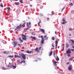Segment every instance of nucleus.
I'll use <instances>...</instances> for the list:
<instances>
[{
	"instance_id": "f257e3e1",
	"label": "nucleus",
	"mask_w": 74,
	"mask_h": 74,
	"mask_svg": "<svg viewBox=\"0 0 74 74\" xmlns=\"http://www.w3.org/2000/svg\"><path fill=\"white\" fill-rule=\"evenodd\" d=\"M22 39L23 40H26L27 38H26V36L24 35H22Z\"/></svg>"
},
{
	"instance_id": "f03ea898",
	"label": "nucleus",
	"mask_w": 74,
	"mask_h": 74,
	"mask_svg": "<svg viewBox=\"0 0 74 74\" xmlns=\"http://www.w3.org/2000/svg\"><path fill=\"white\" fill-rule=\"evenodd\" d=\"M21 55L22 56V58H23V59H24V60L26 59V55H25L23 53H21Z\"/></svg>"
},
{
	"instance_id": "7ed1b4c3",
	"label": "nucleus",
	"mask_w": 74,
	"mask_h": 74,
	"mask_svg": "<svg viewBox=\"0 0 74 74\" xmlns=\"http://www.w3.org/2000/svg\"><path fill=\"white\" fill-rule=\"evenodd\" d=\"M21 27L22 24H20L18 26H17V28L15 29V30H16L17 29H20V28H21Z\"/></svg>"
},
{
	"instance_id": "20e7f679",
	"label": "nucleus",
	"mask_w": 74,
	"mask_h": 74,
	"mask_svg": "<svg viewBox=\"0 0 74 74\" xmlns=\"http://www.w3.org/2000/svg\"><path fill=\"white\" fill-rule=\"evenodd\" d=\"M41 38H42L41 43L42 44H44V38H43V36H41Z\"/></svg>"
},
{
	"instance_id": "39448f33",
	"label": "nucleus",
	"mask_w": 74,
	"mask_h": 74,
	"mask_svg": "<svg viewBox=\"0 0 74 74\" xmlns=\"http://www.w3.org/2000/svg\"><path fill=\"white\" fill-rule=\"evenodd\" d=\"M66 53H71V51H70V49H68L66 51Z\"/></svg>"
},
{
	"instance_id": "423d86ee",
	"label": "nucleus",
	"mask_w": 74,
	"mask_h": 74,
	"mask_svg": "<svg viewBox=\"0 0 74 74\" xmlns=\"http://www.w3.org/2000/svg\"><path fill=\"white\" fill-rule=\"evenodd\" d=\"M40 31L41 32H42L43 33H45V30H44V29H40Z\"/></svg>"
},
{
	"instance_id": "0eeeda50",
	"label": "nucleus",
	"mask_w": 74,
	"mask_h": 74,
	"mask_svg": "<svg viewBox=\"0 0 74 74\" xmlns=\"http://www.w3.org/2000/svg\"><path fill=\"white\" fill-rule=\"evenodd\" d=\"M14 58H21V56H18L16 55H14Z\"/></svg>"
},
{
	"instance_id": "6e6552de",
	"label": "nucleus",
	"mask_w": 74,
	"mask_h": 74,
	"mask_svg": "<svg viewBox=\"0 0 74 74\" xmlns=\"http://www.w3.org/2000/svg\"><path fill=\"white\" fill-rule=\"evenodd\" d=\"M16 66H14L13 65H12L11 66V68H13V69H14H14H15L16 68Z\"/></svg>"
},
{
	"instance_id": "1a4fd4ad",
	"label": "nucleus",
	"mask_w": 74,
	"mask_h": 74,
	"mask_svg": "<svg viewBox=\"0 0 74 74\" xmlns=\"http://www.w3.org/2000/svg\"><path fill=\"white\" fill-rule=\"evenodd\" d=\"M14 45V47H15V46H16V45H17V42H15V41H14L13 42Z\"/></svg>"
},
{
	"instance_id": "9d476101",
	"label": "nucleus",
	"mask_w": 74,
	"mask_h": 74,
	"mask_svg": "<svg viewBox=\"0 0 74 74\" xmlns=\"http://www.w3.org/2000/svg\"><path fill=\"white\" fill-rule=\"evenodd\" d=\"M26 52L27 53H29V54H31L32 53V51H29V50H27Z\"/></svg>"
},
{
	"instance_id": "9b49d317",
	"label": "nucleus",
	"mask_w": 74,
	"mask_h": 74,
	"mask_svg": "<svg viewBox=\"0 0 74 74\" xmlns=\"http://www.w3.org/2000/svg\"><path fill=\"white\" fill-rule=\"evenodd\" d=\"M30 38H31L33 40H35V39L36 38V37H33L32 36H31L30 37Z\"/></svg>"
},
{
	"instance_id": "f8f14e48",
	"label": "nucleus",
	"mask_w": 74,
	"mask_h": 74,
	"mask_svg": "<svg viewBox=\"0 0 74 74\" xmlns=\"http://www.w3.org/2000/svg\"><path fill=\"white\" fill-rule=\"evenodd\" d=\"M19 4V2H15V5H18Z\"/></svg>"
},
{
	"instance_id": "ddd939ff",
	"label": "nucleus",
	"mask_w": 74,
	"mask_h": 74,
	"mask_svg": "<svg viewBox=\"0 0 74 74\" xmlns=\"http://www.w3.org/2000/svg\"><path fill=\"white\" fill-rule=\"evenodd\" d=\"M56 61H59V58L58 57V56H57L56 58Z\"/></svg>"
},
{
	"instance_id": "4468645a",
	"label": "nucleus",
	"mask_w": 74,
	"mask_h": 74,
	"mask_svg": "<svg viewBox=\"0 0 74 74\" xmlns=\"http://www.w3.org/2000/svg\"><path fill=\"white\" fill-rule=\"evenodd\" d=\"M46 38V40H48V37H47V35H46L43 37V38Z\"/></svg>"
},
{
	"instance_id": "2eb2a0df",
	"label": "nucleus",
	"mask_w": 74,
	"mask_h": 74,
	"mask_svg": "<svg viewBox=\"0 0 74 74\" xmlns=\"http://www.w3.org/2000/svg\"><path fill=\"white\" fill-rule=\"evenodd\" d=\"M73 57H72L71 58H70L69 59V61H72V60H73Z\"/></svg>"
},
{
	"instance_id": "dca6fc26",
	"label": "nucleus",
	"mask_w": 74,
	"mask_h": 74,
	"mask_svg": "<svg viewBox=\"0 0 74 74\" xmlns=\"http://www.w3.org/2000/svg\"><path fill=\"white\" fill-rule=\"evenodd\" d=\"M52 55V51H51L49 54V55L50 56H51Z\"/></svg>"
},
{
	"instance_id": "f3484780",
	"label": "nucleus",
	"mask_w": 74,
	"mask_h": 74,
	"mask_svg": "<svg viewBox=\"0 0 74 74\" xmlns=\"http://www.w3.org/2000/svg\"><path fill=\"white\" fill-rule=\"evenodd\" d=\"M19 41H21V42H23V40H21V37H19Z\"/></svg>"
},
{
	"instance_id": "a211bd4d",
	"label": "nucleus",
	"mask_w": 74,
	"mask_h": 74,
	"mask_svg": "<svg viewBox=\"0 0 74 74\" xmlns=\"http://www.w3.org/2000/svg\"><path fill=\"white\" fill-rule=\"evenodd\" d=\"M69 67H70V68H71L72 69V68H73V66H72V65L70 64L69 65Z\"/></svg>"
},
{
	"instance_id": "6ab92c4d",
	"label": "nucleus",
	"mask_w": 74,
	"mask_h": 74,
	"mask_svg": "<svg viewBox=\"0 0 74 74\" xmlns=\"http://www.w3.org/2000/svg\"><path fill=\"white\" fill-rule=\"evenodd\" d=\"M67 23V21H65L64 22H62V25H64L65 23Z\"/></svg>"
},
{
	"instance_id": "aec40b11",
	"label": "nucleus",
	"mask_w": 74,
	"mask_h": 74,
	"mask_svg": "<svg viewBox=\"0 0 74 74\" xmlns=\"http://www.w3.org/2000/svg\"><path fill=\"white\" fill-rule=\"evenodd\" d=\"M8 57H10V58H12L14 57V55L9 56H8Z\"/></svg>"
},
{
	"instance_id": "412c9836",
	"label": "nucleus",
	"mask_w": 74,
	"mask_h": 74,
	"mask_svg": "<svg viewBox=\"0 0 74 74\" xmlns=\"http://www.w3.org/2000/svg\"><path fill=\"white\" fill-rule=\"evenodd\" d=\"M68 70L69 71H71V70H72V68H70L69 67Z\"/></svg>"
},
{
	"instance_id": "4be33fe9",
	"label": "nucleus",
	"mask_w": 74,
	"mask_h": 74,
	"mask_svg": "<svg viewBox=\"0 0 74 74\" xmlns=\"http://www.w3.org/2000/svg\"><path fill=\"white\" fill-rule=\"evenodd\" d=\"M69 44L68 43H66V47L67 48H69Z\"/></svg>"
},
{
	"instance_id": "5701e85b",
	"label": "nucleus",
	"mask_w": 74,
	"mask_h": 74,
	"mask_svg": "<svg viewBox=\"0 0 74 74\" xmlns=\"http://www.w3.org/2000/svg\"><path fill=\"white\" fill-rule=\"evenodd\" d=\"M40 23H41V20H40L39 22L38 23V25L39 26H40Z\"/></svg>"
},
{
	"instance_id": "b1692460",
	"label": "nucleus",
	"mask_w": 74,
	"mask_h": 74,
	"mask_svg": "<svg viewBox=\"0 0 74 74\" xmlns=\"http://www.w3.org/2000/svg\"><path fill=\"white\" fill-rule=\"evenodd\" d=\"M56 44H58V40H56Z\"/></svg>"
},
{
	"instance_id": "393cba45",
	"label": "nucleus",
	"mask_w": 74,
	"mask_h": 74,
	"mask_svg": "<svg viewBox=\"0 0 74 74\" xmlns=\"http://www.w3.org/2000/svg\"><path fill=\"white\" fill-rule=\"evenodd\" d=\"M56 63H57V62H56V61H55L53 63V64L54 65H56Z\"/></svg>"
},
{
	"instance_id": "a878e982",
	"label": "nucleus",
	"mask_w": 74,
	"mask_h": 74,
	"mask_svg": "<svg viewBox=\"0 0 74 74\" xmlns=\"http://www.w3.org/2000/svg\"><path fill=\"white\" fill-rule=\"evenodd\" d=\"M3 53H5V54H6V55L8 54V53H7V51H4L3 52Z\"/></svg>"
},
{
	"instance_id": "bb28decb",
	"label": "nucleus",
	"mask_w": 74,
	"mask_h": 74,
	"mask_svg": "<svg viewBox=\"0 0 74 74\" xmlns=\"http://www.w3.org/2000/svg\"><path fill=\"white\" fill-rule=\"evenodd\" d=\"M0 5L1 7H3V5L2 3H1Z\"/></svg>"
},
{
	"instance_id": "cd10ccee",
	"label": "nucleus",
	"mask_w": 74,
	"mask_h": 74,
	"mask_svg": "<svg viewBox=\"0 0 74 74\" xmlns=\"http://www.w3.org/2000/svg\"><path fill=\"white\" fill-rule=\"evenodd\" d=\"M17 62L18 63H20V61L19 60H17Z\"/></svg>"
},
{
	"instance_id": "c85d7f7f",
	"label": "nucleus",
	"mask_w": 74,
	"mask_h": 74,
	"mask_svg": "<svg viewBox=\"0 0 74 74\" xmlns=\"http://www.w3.org/2000/svg\"><path fill=\"white\" fill-rule=\"evenodd\" d=\"M66 21V19H64V18H63V19H62V21L63 22H64Z\"/></svg>"
},
{
	"instance_id": "c756f323",
	"label": "nucleus",
	"mask_w": 74,
	"mask_h": 74,
	"mask_svg": "<svg viewBox=\"0 0 74 74\" xmlns=\"http://www.w3.org/2000/svg\"><path fill=\"white\" fill-rule=\"evenodd\" d=\"M52 40H55V37H52Z\"/></svg>"
},
{
	"instance_id": "7c9ffc66",
	"label": "nucleus",
	"mask_w": 74,
	"mask_h": 74,
	"mask_svg": "<svg viewBox=\"0 0 74 74\" xmlns=\"http://www.w3.org/2000/svg\"><path fill=\"white\" fill-rule=\"evenodd\" d=\"M32 36H35V34L34 33H32Z\"/></svg>"
},
{
	"instance_id": "2f4dec72",
	"label": "nucleus",
	"mask_w": 74,
	"mask_h": 74,
	"mask_svg": "<svg viewBox=\"0 0 74 74\" xmlns=\"http://www.w3.org/2000/svg\"><path fill=\"white\" fill-rule=\"evenodd\" d=\"M7 9H8V10H11V9L10 8V7H8V8H7Z\"/></svg>"
},
{
	"instance_id": "473e14b6",
	"label": "nucleus",
	"mask_w": 74,
	"mask_h": 74,
	"mask_svg": "<svg viewBox=\"0 0 74 74\" xmlns=\"http://www.w3.org/2000/svg\"><path fill=\"white\" fill-rule=\"evenodd\" d=\"M72 30V29L71 28H70L69 29V30H70V31H71V30Z\"/></svg>"
},
{
	"instance_id": "72a5a7b5",
	"label": "nucleus",
	"mask_w": 74,
	"mask_h": 74,
	"mask_svg": "<svg viewBox=\"0 0 74 74\" xmlns=\"http://www.w3.org/2000/svg\"><path fill=\"white\" fill-rule=\"evenodd\" d=\"M31 27V26H30L29 27H28V28H27V29H26V30H27L28 29H29V28H30V27Z\"/></svg>"
},
{
	"instance_id": "f704fd0d",
	"label": "nucleus",
	"mask_w": 74,
	"mask_h": 74,
	"mask_svg": "<svg viewBox=\"0 0 74 74\" xmlns=\"http://www.w3.org/2000/svg\"><path fill=\"white\" fill-rule=\"evenodd\" d=\"M67 56H69V57H70V56H71V55L70 54H69L67 55Z\"/></svg>"
},
{
	"instance_id": "c9c22d12",
	"label": "nucleus",
	"mask_w": 74,
	"mask_h": 74,
	"mask_svg": "<svg viewBox=\"0 0 74 74\" xmlns=\"http://www.w3.org/2000/svg\"><path fill=\"white\" fill-rule=\"evenodd\" d=\"M20 2H21V4H22V3H23V1H22V0H20Z\"/></svg>"
},
{
	"instance_id": "e433bc0d",
	"label": "nucleus",
	"mask_w": 74,
	"mask_h": 74,
	"mask_svg": "<svg viewBox=\"0 0 74 74\" xmlns=\"http://www.w3.org/2000/svg\"><path fill=\"white\" fill-rule=\"evenodd\" d=\"M18 47H21V45H20L19 44H18Z\"/></svg>"
},
{
	"instance_id": "4c0bfd02",
	"label": "nucleus",
	"mask_w": 74,
	"mask_h": 74,
	"mask_svg": "<svg viewBox=\"0 0 74 74\" xmlns=\"http://www.w3.org/2000/svg\"><path fill=\"white\" fill-rule=\"evenodd\" d=\"M66 64L67 65H68V64H70V63L69 62H67L66 63Z\"/></svg>"
},
{
	"instance_id": "58836bf2",
	"label": "nucleus",
	"mask_w": 74,
	"mask_h": 74,
	"mask_svg": "<svg viewBox=\"0 0 74 74\" xmlns=\"http://www.w3.org/2000/svg\"><path fill=\"white\" fill-rule=\"evenodd\" d=\"M38 50V48H36L35 49V51H37Z\"/></svg>"
},
{
	"instance_id": "ea45409f",
	"label": "nucleus",
	"mask_w": 74,
	"mask_h": 74,
	"mask_svg": "<svg viewBox=\"0 0 74 74\" xmlns=\"http://www.w3.org/2000/svg\"><path fill=\"white\" fill-rule=\"evenodd\" d=\"M7 67H11V66H10V65H8V66H7Z\"/></svg>"
},
{
	"instance_id": "a19ab883",
	"label": "nucleus",
	"mask_w": 74,
	"mask_h": 74,
	"mask_svg": "<svg viewBox=\"0 0 74 74\" xmlns=\"http://www.w3.org/2000/svg\"><path fill=\"white\" fill-rule=\"evenodd\" d=\"M18 0H13V1H17Z\"/></svg>"
},
{
	"instance_id": "79ce46f5",
	"label": "nucleus",
	"mask_w": 74,
	"mask_h": 74,
	"mask_svg": "<svg viewBox=\"0 0 74 74\" xmlns=\"http://www.w3.org/2000/svg\"><path fill=\"white\" fill-rule=\"evenodd\" d=\"M71 51H72V52H73L74 51V49H71Z\"/></svg>"
},
{
	"instance_id": "37998d69",
	"label": "nucleus",
	"mask_w": 74,
	"mask_h": 74,
	"mask_svg": "<svg viewBox=\"0 0 74 74\" xmlns=\"http://www.w3.org/2000/svg\"><path fill=\"white\" fill-rule=\"evenodd\" d=\"M64 7L62 9V11H63V10H64Z\"/></svg>"
},
{
	"instance_id": "c03bdc74",
	"label": "nucleus",
	"mask_w": 74,
	"mask_h": 74,
	"mask_svg": "<svg viewBox=\"0 0 74 74\" xmlns=\"http://www.w3.org/2000/svg\"><path fill=\"white\" fill-rule=\"evenodd\" d=\"M69 36H71V34H69Z\"/></svg>"
},
{
	"instance_id": "a18cd8bd",
	"label": "nucleus",
	"mask_w": 74,
	"mask_h": 74,
	"mask_svg": "<svg viewBox=\"0 0 74 74\" xmlns=\"http://www.w3.org/2000/svg\"><path fill=\"white\" fill-rule=\"evenodd\" d=\"M53 54L54 56H55V51L53 52Z\"/></svg>"
},
{
	"instance_id": "49530a36",
	"label": "nucleus",
	"mask_w": 74,
	"mask_h": 74,
	"mask_svg": "<svg viewBox=\"0 0 74 74\" xmlns=\"http://www.w3.org/2000/svg\"><path fill=\"white\" fill-rule=\"evenodd\" d=\"M41 47H40L39 48V50H41Z\"/></svg>"
},
{
	"instance_id": "de8ad7c7",
	"label": "nucleus",
	"mask_w": 74,
	"mask_h": 74,
	"mask_svg": "<svg viewBox=\"0 0 74 74\" xmlns=\"http://www.w3.org/2000/svg\"><path fill=\"white\" fill-rule=\"evenodd\" d=\"M29 25H31V22H29Z\"/></svg>"
},
{
	"instance_id": "09e8293b",
	"label": "nucleus",
	"mask_w": 74,
	"mask_h": 74,
	"mask_svg": "<svg viewBox=\"0 0 74 74\" xmlns=\"http://www.w3.org/2000/svg\"><path fill=\"white\" fill-rule=\"evenodd\" d=\"M28 23H27V26H28V27H29V25H28Z\"/></svg>"
},
{
	"instance_id": "8fccbe9b",
	"label": "nucleus",
	"mask_w": 74,
	"mask_h": 74,
	"mask_svg": "<svg viewBox=\"0 0 74 74\" xmlns=\"http://www.w3.org/2000/svg\"><path fill=\"white\" fill-rule=\"evenodd\" d=\"M2 68L3 69V70H5V68H4L3 67Z\"/></svg>"
},
{
	"instance_id": "3c124183",
	"label": "nucleus",
	"mask_w": 74,
	"mask_h": 74,
	"mask_svg": "<svg viewBox=\"0 0 74 74\" xmlns=\"http://www.w3.org/2000/svg\"><path fill=\"white\" fill-rule=\"evenodd\" d=\"M10 65V66H11V63H9V65Z\"/></svg>"
},
{
	"instance_id": "603ef678",
	"label": "nucleus",
	"mask_w": 74,
	"mask_h": 74,
	"mask_svg": "<svg viewBox=\"0 0 74 74\" xmlns=\"http://www.w3.org/2000/svg\"><path fill=\"white\" fill-rule=\"evenodd\" d=\"M52 46L53 47V48H54V46L53 45V44H52Z\"/></svg>"
},
{
	"instance_id": "864d4df0",
	"label": "nucleus",
	"mask_w": 74,
	"mask_h": 74,
	"mask_svg": "<svg viewBox=\"0 0 74 74\" xmlns=\"http://www.w3.org/2000/svg\"><path fill=\"white\" fill-rule=\"evenodd\" d=\"M55 46L56 47H57L58 46V45L57 44H56Z\"/></svg>"
},
{
	"instance_id": "5fc2aeb1",
	"label": "nucleus",
	"mask_w": 74,
	"mask_h": 74,
	"mask_svg": "<svg viewBox=\"0 0 74 74\" xmlns=\"http://www.w3.org/2000/svg\"><path fill=\"white\" fill-rule=\"evenodd\" d=\"M23 62V63H25V61L24 60Z\"/></svg>"
},
{
	"instance_id": "6e6d98bb",
	"label": "nucleus",
	"mask_w": 74,
	"mask_h": 74,
	"mask_svg": "<svg viewBox=\"0 0 74 74\" xmlns=\"http://www.w3.org/2000/svg\"><path fill=\"white\" fill-rule=\"evenodd\" d=\"M37 52H39V51L38 50H37Z\"/></svg>"
},
{
	"instance_id": "4d7b16f0",
	"label": "nucleus",
	"mask_w": 74,
	"mask_h": 74,
	"mask_svg": "<svg viewBox=\"0 0 74 74\" xmlns=\"http://www.w3.org/2000/svg\"><path fill=\"white\" fill-rule=\"evenodd\" d=\"M56 33H57V32H56V31L55 32V34H56Z\"/></svg>"
},
{
	"instance_id": "13d9d810",
	"label": "nucleus",
	"mask_w": 74,
	"mask_h": 74,
	"mask_svg": "<svg viewBox=\"0 0 74 74\" xmlns=\"http://www.w3.org/2000/svg\"><path fill=\"white\" fill-rule=\"evenodd\" d=\"M23 61H22V62H20V63H23Z\"/></svg>"
},
{
	"instance_id": "bf43d9fd",
	"label": "nucleus",
	"mask_w": 74,
	"mask_h": 74,
	"mask_svg": "<svg viewBox=\"0 0 74 74\" xmlns=\"http://www.w3.org/2000/svg\"><path fill=\"white\" fill-rule=\"evenodd\" d=\"M70 5H73V3H71Z\"/></svg>"
},
{
	"instance_id": "052dcab7",
	"label": "nucleus",
	"mask_w": 74,
	"mask_h": 74,
	"mask_svg": "<svg viewBox=\"0 0 74 74\" xmlns=\"http://www.w3.org/2000/svg\"><path fill=\"white\" fill-rule=\"evenodd\" d=\"M72 48H73V49H74V46H73L72 47Z\"/></svg>"
},
{
	"instance_id": "680f3d73",
	"label": "nucleus",
	"mask_w": 74,
	"mask_h": 74,
	"mask_svg": "<svg viewBox=\"0 0 74 74\" xmlns=\"http://www.w3.org/2000/svg\"><path fill=\"white\" fill-rule=\"evenodd\" d=\"M49 18H47V20H49Z\"/></svg>"
},
{
	"instance_id": "e2e57ef3",
	"label": "nucleus",
	"mask_w": 74,
	"mask_h": 74,
	"mask_svg": "<svg viewBox=\"0 0 74 74\" xmlns=\"http://www.w3.org/2000/svg\"><path fill=\"white\" fill-rule=\"evenodd\" d=\"M21 51H24V50H22Z\"/></svg>"
},
{
	"instance_id": "0e129e2a",
	"label": "nucleus",
	"mask_w": 74,
	"mask_h": 74,
	"mask_svg": "<svg viewBox=\"0 0 74 74\" xmlns=\"http://www.w3.org/2000/svg\"><path fill=\"white\" fill-rule=\"evenodd\" d=\"M30 7H32V5H30Z\"/></svg>"
},
{
	"instance_id": "69168bd1",
	"label": "nucleus",
	"mask_w": 74,
	"mask_h": 74,
	"mask_svg": "<svg viewBox=\"0 0 74 74\" xmlns=\"http://www.w3.org/2000/svg\"><path fill=\"white\" fill-rule=\"evenodd\" d=\"M37 61V60H35V62H36Z\"/></svg>"
},
{
	"instance_id": "338daca9",
	"label": "nucleus",
	"mask_w": 74,
	"mask_h": 74,
	"mask_svg": "<svg viewBox=\"0 0 74 74\" xmlns=\"http://www.w3.org/2000/svg\"><path fill=\"white\" fill-rule=\"evenodd\" d=\"M41 37V36H40L39 37H38V38L40 37Z\"/></svg>"
},
{
	"instance_id": "774afa93",
	"label": "nucleus",
	"mask_w": 74,
	"mask_h": 74,
	"mask_svg": "<svg viewBox=\"0 0 74 74\" xmlns=\"http://www.w3.org/2000/svg\"><path fill=\"white\" fill-rule=\"evenodd\" d=\"M25 23H24V24H25Z\"/></svg>"
}]
</instances>
